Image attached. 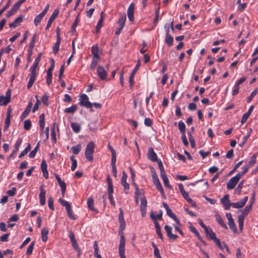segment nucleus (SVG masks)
I'll return each instance as SVG.
<instances>
[{
    "label": "nucleus",
    "mask_w": 258,
    "mask_h": 258,
    "mask_svg": "<svg viewBox=\"0 0 258 258\" xmlns=\"http://www.w3.org/2000/svg\"><path fill=\"white\" fill-rule=\"evenodd\" d=\"M215 218H216V220L217 221V222L223 227L224 228V229H227V226L226 225V224L224 223L222 218L221 217V216L220 215H219V214H216L215 215Z\"/></svg>",
    "instance_id": "27"
},
{
    "label": "nucleus",
    "mask_w": 258,
    "mask_h": 258,
    "mask_svg": "<svg viewBox=\"0 0 258 258\" xmlns=\"http://www.w3.org/2000/svg\"><path fill=\"white\" fill-rule=\"evenodd\" d=\"M22 143V139H18V140L16 141L15 144V149L13 150L12 152V153L10 155V156L8 158V160H9L11 158H13V156L14 154L17 153V152L19 151V149L20 147L21 146V145Z\"/></svg>",
    "instance_id": "21"
},
{
    "label": "nucleus",
    "mask_w": 258,
    "mask_h": 258,
    "mask_svg": "<svg viewBox=\"0 0 258 258\" xmlns=\"http://www.w3.org/2000/svg\"><path fill=\"white\" fill-rule=\"evenodd\" d=\"M39 145V144L38 143L37 146L34 148V149L32 151L30 152V153L29 154V158H33L35 156L36 153L38 151Z\"/></svg>",
    "instance_id": "53"
},
{
    "label": "nucleus",
    "mask_w": 258,
    "mask_h": 258,
    "mask_svg": "<svg viewBox=\"0 0 258 258\" xmlns=\"http://www.w3.org/2000/svg\"><path fill=\"white\" fill-rule=\"evenodd\" d=\"M141 205H140V210L141 215L143 217H144L146 214V208L147 201L146 198L145 197H142L141 199Z\"/></svg>",
    "instance_id": "12"
},
{
    "label": "nucleus",
    "mask_w": 258,
    "mask_h": 258,
    "mask_svg": "<svg viewBox=\"0 0 258 258\" xmlns=\"http://www.w3.org/2000/svg\"><path fill=\"white\" fill-rule=\"evenodd\" d=\"M60 41V39H56V42H55L54 45L53 47V52L54 54H56L59 50Z\"/></svg>",
    "instance_id": "44"
},
{
    "label": "nucleus",
    "mask_w": 258,
    "mask_h": 258,
    "mask_svg": "<svg viewBox=\"0 0 258 258\" xmlns=\"http://www.w3.org/2000/svg\"><path fill=\"white\" fill-rule=\"evenodd\" d=\"M81 145L80 144H77L75 146L71 147V150L75 155H78L81 150Z\"/></svg>",
    "instance_id": "38"
},
{
    "label": "nucleus",
    "mask_w": 258,
    "mask_h": 258,
    "mask_svg": "<svg viewBox=\"0 0 258 258\" xmlns=\"http://www.w3.org/2000/svg\"><path fill=\"white\" fill-rule=\"evenodd\" d=\"M70 159L72 161L71 170L72 171H74L77 167V161L75 158L74 155H71L70 156Z\"/></svg>",
    "instance_id": "42"
},
{
    "label": "nucleus",
    "mask_w": 258,
    "mask_h": 258,
    "mask_svg": "<svg viewBox=\"0 0 258 258\" xmlns=\"http://www.w3.org/2000/svg\"><path fill=\"white\" fill-rule=\"evenodd\" d=\"M251 131V129L250 130V132L246 136L243 137L242 142L239 144V146L242 147L245 144V143L247 141L248 138L250 135Z\"/></svg>",
    "instance_id": "52"
},
{
    "label": "nucleus",
    "mask_w": 258,
    "mask_h": 258,
    "mask_svg": "<svg viewBox=\"0 0 258 258\" xmlns=\"http://www.w3.org/2000/svg\"><path fill=\"white\" fill-rule=\"evenodd\" d=\"M127 175L125 171L122 172V176L121 178V184L124 187L125 193L127 194L130 189V184L126 182Z\"/></svg>",
    "instance_id": "9"
},
{
    "label": "nucleus",
    "mask_w": 258,
    "mask_h": 258,
    "mask_svg": "<svg viewBox=\"0 0 258 258\" xmlns=\"http://www.w3.org/2000/svg\"><path fill=\"white\" fill-rule=\"evenodd\" d=\"M248 200V197L245 196L240 201L236 203H231V205L234 208L239 209L242 208L246 203Z\"/></svg>",
    "instance_id": "10"
},
{
    "label": "nucleus",
    "mask_w": 258,
    "mask_h": 258,
    "mask_svg": "<svg viewBox=\"0 0 258 258\" xmlns=\"http://www.w3.org/2000/svg\"><path fill=\"white\" fill-rule=\"evenodd\" d=\"M48 206L51 210L54 211V208L53 207V200L51 197H49L48 199Z\"/></svg>",
    "instance_id": "61"
},
{
    "label": "nucleus",
    "mask_w": 258,
    "mask_h": 258,
    "mask_svg": "<svg viewBox=\"0 0 258 258\" xmlns=\"http://www.w3.org/2000/svg\"><path fill=\"white\" fill-rule=\"evenodd\" d=\"M183 197V198L192 207H195L196 206V203L189 197L188 194L185 191L183 193L181 194Z\"/></svg>",
    "instance_id": "25"
},
{
    "label": "nucleus",
    "mask_w": 258,
    "mask_h": 258,
    "mask_svg": "<svg viewBox=\"0 0 258 258\" xmlns=\"http://www.w3.org/2000/svg\"><path fill=\"white\" fill-rule=\"evenodd\" d=\"M39 126L41 131L42 132V133L43 132V130L44 129V126H45V115L44 114L42 113L41 114L39 115Z\"/></svg>",
    "instance_id": "26"
},
{
    "label": "nucleus",
    "mask_w": 258,
    "mask_h": 258,
    "mask_svg": "<svg viewBox=\"0 0 258 258\" xmlns=\"http://www.w3.org/2000/svg\"><path fill=\"white\" fill-rule=\"evenodd\" d=\"M44 16V15H43L42 13H40L34 18V24L36 26H37L39 24L40 21L42 20Z\"/></svg>",
    "instance_id": "40"
},
{
    "label": "nucleus",
    "mask_w": 258,
    "mask_h": 258,
    "mask_svg": "<svg viewBox=\"0 0 258 258\" xmlns=\"http://www.w3.org/2000/svg\"><path fill=\"white\" fill-rule=\"evenodd\" d=\"M31 126V122L30 120L27 119L24 121V128L26 131H28L30 129Z\"/></svg>",
    "instance_id": "59"
},
{
    "label": "nucleus",
    "mask_w": 258,
    "mask_h": 258,
    "mask_svg": "<svg viewBox=\"0 0 258 258\" xmlns=\"http://www.w3.org/2000/svg\"><path fill=\"white\" fill-rule=\"evenodd\" d=\"M245 218V217H244L240 215L238 216V222L239 229L240 230H242L243 226V223H244V220Z\"/></svg>",
    "instance_id": "46"
},
{
    "label": "nucleus",
    "mask_w": 258,
    "mask_h": 258,
    "mask_svg": "<svg viewBox=\"0 0 258 258\" xmlns=\"http://www.w3.org/2000/svg\"><path fill=\"white\" fill-rule=\"evenodd\" d=\"M205 231L207 236L210 239L213 240L214 238L216 237L215 233L213 231L211 228H208Z\"/></svg>",
    "instance_id": "31"
},
{
    "label": "nucleus",
    "mask_w": 258,
    "mask_h": 258,
    "mask_svg": "<svg viewBox=\"0 0 258 258\" xmlns=\"http://www.w3.org/2000/svg\"><path fill=\"white\" fill-rule=\"evenodd\" d=\"M100 59V58H97L96 57H92V62L90 66V69L91 70H94L95 69Z\"/></svg>",
    "instance_id": "41"
},
{
    "label": "nucleus",
    "mask_w": 258,
    "mask_h": 258,
    "mask_svg": "<svg viewBox=\"0 0 258 258\" xmlns=\"http://www.w3.org/2000/svg\"><path fill=\"white\" fill-rule=\"evenodd\" d=\"M148 157L152 162L158 161L157 155L152 148H150L148 150Z\"/></svg>",
    "instance_id": "18"
},
{
    "label": "nucleus",
    "mask_w": 258,
    "mask_h": 258,
    "mask_svg": "<svg viewBox=\"0 0 258 258\" xmlns=\"http://www.w3.org/2000/svg\"><path fill=\"white\" fill-rule=\"evenodd\" d=\"M162 179L163 180L164 184L166 187H167L170 189L172 188V186L169 184V181L167 177L163 178Z\"/></svg>",
    "instance_id": "63"
},
{
    "label": "nucleus",
    "mask_w": 258,
    "mask_h": 258,
    "mask_svg": "<svg viewBox=\"0 0 258 258\" xmlns=\"http://www.w3.org/2000/svg\"><path fill=\"white\" fill-rule=\"evenodd\" d=\"M187 135L188 137L189 141L190 142L191 147L192 148H195L196 147V143L195 141V139L191 135V133L188 131L187 132Z\"/></svg>",
    "instance_id": "43"
},
{
    "label": "nucleus",
    "mask_w": 258,
    "mask_h": 258,
    "mask_svg": "<svg viewBox=\"0 0 258 258\" xmlns=\"http://www.w3.org/2000/svg\"><path fill=\"white\" fill-rule=\"evenodd\" d=\"M126 15L125 14H123L122 16L120 17L118 21V24L119 27H121V28H123L126 21Z\"/></svg>",
    "instance_id": "35"
},
{
    "label": "nucleus",
    "mask_w": 258,
    "mask_h": 258,
    "mask_svg": "<svg viewBox=\"0 0 258 258\" xmlns=\"http://www.w3.org/2000/svg\"><path fill=\"white\" fill-rule=\"evenodd\" d=\"M48 98L49 97L47 93H44V95L42 97V102L43 104L45 106H48L49 105Z\"/></svg>",
    "instance_id": "55"
},
{
    "label": "nucleus",
    "mask_w": 258,
    "mask_h": 258,
    "mask_svg": "<svg viewBox=\"0 0 258 258\" xmlns=\"http://www.w3.org/2000/svg\"><path fill=\"white\" fill-rule=\"evenodd\" d=\"M228 224L229 225V228L233 232L235 233L237 232V230L235 224L234 223V220L229 221L228 222Z\"/></svg>",
    "instance_id": "48"
},
{
    "label": "nucleus",
    "mask_w": 258,
    "mask_h": 258,
    "mask_svg": "<svg viewBox=\"0 0 258 258\" xmlns=\"http://www.w3.org/2000/svg\"><path fill=\"white\" fill-rule=\"evenodd\" d=\"M79 104L82 106L85 107L87 108H90V111H92V103H91L89 100L88 96L85 94H82L80 96L79 99Z\"/></svg>",
    "instance_id": "3"
},
{
    "label": "nucleus",
    "mask_w": 258,
    "mask_h": 258,
    "mask_svg": "<svg viewBox=\"0 0 258 258\" xmlns=\"http://www.w3.org/2000/svg\"><path fill=\"white\" fill-rule=\"evenodd\" d=\"M95 144L92 141L89 142L85 149V156L87 160L92 161L93 159V153L95 149Z\"/></svg>",
    "instance_id": "2"
},
{
    "label": "nucleus",
    "mask_w": 258,
    "mask_h": 258,
    "mask_svg": "<svg viewBox=\"0 0 258 258\" xmlns=\"http://www.w3.org/2000/svg\"><path fill=\"white\" fill-rule=\"evenodd\" d=\"M97 73L98 77L101 80H105L106 79L107 72L103 67L99 65L97 67Z\"/></svg>",
    "instance_id": "8"
},
{
    "label": "nucleus",
    "mask_w": 258,
    "mask_h": 258,
    "mask_svg": "<svg viewBox=\"0 0 258 258\" xmlns=\"http://www.w3.org/2000/svg\"><path fill=\"white\" fill-rule=\"evenodd\" d=\"M50 63H51V65H50V67L47 70V74H52V72L53 70L54 69V63H55V61H54V60L53 58H51L50 59Z\"/></svg>",
    "instance_id": "58"
},
{
    "label": "nucleus",
    "mask_w": 258,
    "mask_h": 258,
    "mask_svg": "<svg viewBox=\"0 0 258 258\" xmlns=\"http://www.w3.org/2000/svg\"><path fill=\"white\" fill-rule=\"evenodd\" d=\"M40 192L39 195V198L40 200V204L41 205L43 206L45 204V194L46 191L44 189L43 185H41L40 187Z\"/></svg>",
    "instance_id": "19"
},
{
    "label": "nucleus",
    "mask_w": 258,
    "mask_h": 258,
    "mask_svg": "<svg viewBox=\"0 0 258 258\" xmlns=\"http://www.w3.org/2000/svg\"><path fill=\"white\" fill-rule=\"evenodd\" d=\"M125 239L124 236L120 237L118 252L120 258H125Z\"/></svg>",
    "instance_id": "6"
},
{
    "label": "nucleus",
    "mask_w": 258,
    "mask_h": 258,
    "mask_svg": "<svg viewBox=\"0 0 258 258\" xmlns=\"http://www.w3.org/2000/svg\"><path fill=\"white\" fill-rule=\"evenodd\" d=\"M20 8V6H19V4H17L16 3L13 6V7L10 9V10L7 12V13L6 14V17L7 18H10L11 16L14 15L17 12V11L19 10Z\"/></svg>",
    "instance_id": "20"
},
{
    "label": "nucleus",
    "mask_w": 258,
    "mask_h": 258,
    "mask_svg": "<svg viewBox=\"0 0 258 258\" xmlns=\"http://www.w3.org/2000/svg\"><path fill=\"white\" fill-rule=\"evenodd\" d=\"M58 13H59V10L58 9H56L54 10L51 17L48 19L47 25L45 28V29L46 30H48L49 28L50 27V26L52 24V23L55 19V18L57 17Z\"/></svg>",
    "instance_id": "11"
},
{
    "label": "nucleus",
    "mask_w": 258,
    "mask_h": 258,
    "mask_svg": "<svg viewBox=\"0 0 258 258\" xmlns=\"http://www.w3.org/2000/svg\"><path fill=\"white\" fill-rule=\"evenodd\" d=\"M78 108L77 105L74 104L70 107L66 108L64 112L68 113H74Z\"/></svg>",
    "instance_id": "34"
},
{
    "label": "nucleus",
    "mask_w": 258,
    "mask_h": 258,
    "mask_svg": "<svg viewBox=\"0 0 258 258\" xmlns=\"http://www.w3.org/2000/svg\"><path fill=\"white\" fill-rule=\"evenodd\" d=\"M103 21H104V12H102L100 14V19L99 20V21L97 24V25L96 26V28H95L96 33H98L99 32L101 28L103 26Z\"/></svg>",
    "instance_id": "24"
},
{
    "label": "nucleus",
    "mask_w": 258,
    "mask_h": 258,
    "mask_svg": "<svg viewBox=\"0 0 258 258\" xmlns=\"http://www.w3.org/2000/svg\"><path fill=\"white\" fill-rule=\"evenodd\" d=\"M87 206L88 208L91 211H95V209L94 207V200L92 197H90L88 198L87 200Z\"/></svg>",
    "instance_id": "39"
},
{
    "label": "nucleus",
    "mask_w": 258,
    "mask_h": 258,
    "mask_svg": "<svg viewBox=\"0 0 258 258\" xmlns=\"http://www.w3.org/2000/svg\"><path fill=\"white\" fill-rule=\"evenodd\" d=\"M134 9L135 4L133 3H132L130 5L127 11V15L130 21H133L134 19Z\"/></svg>",
    "instance_id": "16"
},
{
    "label": "nucleus",
    "mask_w": 258,
    "mask_h": 258,
    "mask_svg": "<svg viewBox=\"0 0 258 258\" xmlns=\"http://www.w3.org/2000/svg\"><path fill=\"white\" fill-rule=\"evenodd\" d=\"M162 211H160V213L157 214L156 216L154 215V213L153 212H152L150 213V217L154 221H156L157 219H158L159 220H162Z\"/></svg>",
    "instance_id": "37"
},
{
    "label": "nucleus",
    "mask_w": 258,
    "mask_h": 258,
    "mask_svg": "<svg viewBox=\"0 0 258 258\" xmlns=\"http://www.w3.org/2000/svg\"><path fill=\"white\" fill-rule=\"evenodd\" d=\"M144 124L147 126H151L153 124L152 120L150 118H146L144 120Z\"/></svg>",
    "instance_id": "64"
},
{
    "label": "nucleus",
    "mask_w": 258,
    "mask_h": 258,
    "mask_svg": "<svg viewBox=\"0 0 258 258\" xmlns=\"http://www.w3.org/2000/svg\"><path fill=\"white\" fill-rule=\"evenodd\" d=\"M257 93V89H255L251 93V94L249 95V96L247 98V103H249L252 100L253 98L255 95H256Z\"/></svg>",
    "instance_id": "56"
},
{
    "label": "nucleus",
    "mask_w": 258,
    "mask_h": 258,
    "mask_svg": "<svg viewBox=\"0 0 258 258\" xmlns=\"http://www.w3.org/2000/svg\"><path fill=\"white\" fill-rule=\"evenodd\" d=\"M32 106V102H29L28 103V104L25 109V110L22 112L21 115V120H23L26 117V116L29 114V113L31 111V108Z\"/></svg>",
    "instance_id": "22"
},
{
    "label": "nucleus",
    "mask_w": 258,
    "mask_h": 258,
    "mask_svg": "<svg viewBox=\"0 0 258 258\" xmlns=\"http://www.w3.org/2000/svg\"><path fill=\"white\" fill-rule=\"evenodd\" d=\"M250 166H249L248 164L244 165L243 167V171L238 173L237 174L239 175L240 177L243 176L248 170L249 168H250Z\"/></svg>",
    "instance_id": "50"
},
{
    "label": "nucleus",
    "mask_w": 258,
    "mask_h": 258,
    "mask_svg": "<svg viewBox=\"0 0 258 258\" xmlns=\"http://www.w3.org/2000/svg\"><path fill=\"white\" fill-rule=\"evenodd\" d=\"M17 189L16 187H12L11 189L8 190L7 191V194L11 197H13L15 195Z\"/></svg>",
    "instance_id": "62"
},
{
    "label": "nucleus",
    "mask_w": 258,
    "mask_h": 258,
    "mask_svg": "<svg viewBox=\"0 0 258 258\" xmlns=\"http://www.w3.org/2000/svg\"><path fill=\"white\" fill-rule=\"evenodd\" d=\"M37 37V34H34L31 39V42H30L29 47V49L32 50L34 47V44L36 42V38Z\"/></svg>",
    "instance_id": "57"
},
{
    "label": "nucleus",
    "mask_w": 258,
    "mask_h": 258,
    "mask_svg": "<svg viewBox=\"0 0 258 258\" xmlns=\"http://www.w3.org/2000/svg\"><path fill=\"white\" fill-rule=\"evenodd\" d=\"M252 205L253 202H251L249 205L246 206L243 210L242 214L240 215L244 217H246L247 216L249 211L251 210Z\"/></svg>",
    "instance_id": "30"
},
{
    "label": "nucleus",
    "mask_w": 258,
    "mask_h": 258,
    "mask_svg": "<svg viewBox=\"0 0 258 258\" xmlns=\"http://www.w3.org/2000/svg\"><path fill=\"white\" fill-rule=\"evenodd\" d=\"M164 229L167 233V236L170 239H172L173 241H174L177 238L178 236L177 235L172 233V228L171 226L166 225L164 226Z\"/></svg>",
    "instance_id": "14"
},
{
    "label": "nucleus",
    "mask_w": 258,
    "mask_h": 258,
    "mask_svg": "<svg viewBox=\"0 0 258 258\" xmlns=\"http://www.w3.org/2000/svg\"><path fill=\"white\" fill-rule=\"evenodd\" d=\"M59 184L61 187V192L63 196L66 190V184L63 181H62L59 183Z\"/></svg>",
    "instance_id": "60"
},
{
    "label": "nucleus",
    "mask_w": 258,
    "mask_h": 258,
    "mask_svg": "<svg viewBox=\"0 0 258 258\" xmlns=\"http://www.w3.org/2000/svg\"><path fill=\"white\" fill-rule=\"evenodd\" d=\"M24 16L22 15H20L18 18L15 19L14 21L9 24V27L11 28H15L20 25L22 22Z\"/></svg>",
    "instance_id": "15"
},
{
    "label": "nucleus",
    "mask_w": 258,
    "mask_h": 258,
    "mask_svg": "<svg viewBox=\"0 0 258 258\" xmlns=\"http://www.w3.org/2000/svg\"><path fill=\"white\" fill-rule=\"evenodd\" d=\"M253 108H254V106L253 105L251 106L249 108L248 111L242 115L241 119V124H243L244 123H245L246 121L248 118L250 116L251 112L252 111Z\"/></svg>",
    "instance_id": "23"
},
{
    "label": "nucleus",
    "mask_w": 258,
    "mask_h": 258,
    "mask_svg": "<svg viewBox=\"0 0 258 258\" xmlns=\"http://www.w3.org/2000/svg\"><path fill=\"white\" fill-rule=\"evenodd\" d=\"M165 42L169 47H170L173 45V38L170 34L166 35Z\"/></svg>",
    "instance_id": "36"
},
{
    "label": "nucleus",
    "mask_w": 258,
    "mask_h": 258,
    "mask_svg": "<svg viewBox=\"0 0 258 258\" xmlns=\"http://www.w3.org/2000/svg\"><path fill=\"white\" fill-rule=\"evenodd\" d=\"M140 67V62H138L135 66V68L134 69V70H133L130 76V78H129V82H130V87L132 88L133 86V85H134V76L135 75V74H136L137 72L138 71V70H139V67Z\"/></svg>",
    "instance_id": "17"
},
{
    "label": "nucleus",
    "mask_w": 258,
    "mask_h": 258,
    "mask_svg": "<svg viewBox=\"0 0 258 258\" xmlns=\"http://www.w3.org/2000/svg\"><path fill=\"white\" fill-rule=\"evenodd\" d=\"M71 126L73 131V132L75 133H79L81 131V125L76 122H72L71 124Z\"/></svg>",
    "instance_id": "33"
},
{
    "label": "nucleus",
    "mask_w": 258,
    "mask_h": 258,
    "mask_svg": "<svg viewBox=\"0 0 258 258\" xmlns=\"http://www.w3.org/2000/svg\"><path fill=\"white\" fill-rule=\"evenodd\" d=\"M34 245H35V241H33L29 245V246L27 248V251H26V254L27 255H30L32 254V253L33 252V248H34Z\"/></svg>",
    "instance_id": "49"
},
{
    "label": "nucleus",
    "mask_w": 258,
    "mask_h": 258,
    "mask_svg": "<svg viewBox=\"0 0 258 258\" xmlns=\"http://www.w3.org/2000/svg\"><path fill=\"white\" fill-rule=\"evenodd\" d=\"M220 201L221 203L224 206L225 210H228L230 209V208L231 206V205H230L231 203H230L229 195H225L221 199Z\"/></svg>",
    "instance_id": "13"
},
{
    "label": "nucleus",
    "mask_w": 258,
    "mask_h": 258,
    "mask_svg": "<svg viewBox=\"0 0 258 258\" xmlns=\"http://www.w3.org/2000/svg\"><path fill=\"white\" fill-rule=\"evenodd\" d=\"M163 206L166 211L167 215L171 218H172L177 225H180V223L179 220L177 219L175 215L172 213L168 205L165 203H163Z\"/></svg>",
    "instance_id": "7"
},
{
    "label": "nucleus",
    "mask_w": 258,
    "mask_h": 258,
    "mask_svg": "<svg viewBox=\"0 0 258 258\" xmlns=\"http://www.w3.org/2000/svg\"><path fill=\"white\" fill-rule=\"evenodd\" d=\"M240 178L241 177L238 175L237 174L232 177L227 183V188L228 189H233L238 182Z\"/></svg>",
    "instance_id": "5"
},
{
    "label": "nucleus",
    "mask_w": 258,
    "mask_h": 258,
    "mask_svg": "<svg viewBox=\"0 0 258 258\" xmlns=\"http://www.w3.org/2000/svg\"><path fill=\"white\" fill-rule=\"evenodd\" d=\"M256 156H257L256 154H253L251 156V157L248 162V165L249 166H250V167L253 166L256 163Z\"/></svg>",
    "instance_id": "54"
},
{
    "label": "nucleus",
    "mask_w": 258,
    "mask_h": 258,
    "mask_svg": "<svg viewBox=\"0 0 258 258\" xmlns=\"http://www.w3.org/2000/svg\"><path fill=\"white\" fill-rule=\"evenodd\" d=\"M10 102L8 98H6L4 96H0V105H6Z\"/></svg>",
    "instance_id": "51"
},
{
    "label": "nucleus",
    "mask_w": 258,
    "mask_h": 258,
    "mask_svg": "<svg viewBox=\"0 0 258 258\" xmlns=\"http://www.w3.org/2000/svg\"><path fill=\"white\" fill-rule=\"evenodd\" d=\"M10 124V113H7L6 120H5V124L4 126V130H7Z\"/></svg>",
    "instance_id": "47"
},
{
    "label": "nucleus",
    "mask_w": 258,
    "mask_h": 258,
    "mask_svg": "<svg viewBox=\"0 0 258 258\" xmlns=\"http://www.w3.org/2000/svg\"><path fill=\"white\" fill-rule=\"evenodd\" d=\"M42 54L39 53L37 57L35 58L32 66L30 68L29 71L30 73L28 75L29 81L27 84V89H30L35 81L36 77L37 76V68L38 64L41 60Z\"/></svg>",
    "instance_id": "1"
},
{
    "label": "nucleus",
    "mask_w": 258,
    "mask_h": 258,
    "mask_svg": "<svg viewBox=\"0 0 258 258\" xmlns=\"http://www.w3.org/2000/svg\"><path fill=\"white\" fill-rule=\"evenodd\" d=\"M178 129L182 134H185V125L183 121H180L178 122Z\"/></svg>",
    "instance_id": "45"
},
{
    "label": "nucleus",
    "mask_w": 258,
    "mask_h": 258,
    "mask_svg": "<svg viewBox=\"0 0 258 258\" xmlns=\"http://www.w3.org/2000/svg\"><path fill=\"white\" fill-rule=\"evenodd\" d=\"M107 182L108 184V195H112L113 192V184L111 178L109 176L107 177Z\"/></svg>",
    "instance_id": "28"
},
{
    "label": "nucleus",
    "mask_w": 258,
    "mask_h": 258,
    "mask_svg": "<svg viewBox=\"0 0 258 258\" xmlns=\"http://www.w3.org/2000/svg\"><path fill=\"white\" fill-rule=\"evenodd\" d=\"M48 233H49V230L48 228L44 227L41 229V238H42V240L43 242H46L47 240V239H48L47 235H48Z\"/></svg>",
    "instance_id": "29"
},
{
    "label": "nucleus",
    "mask_w": 258,
    "mask_h": 258,
    "mask_svg": "<svg viewBox=\"0 0 258 258\" xmlns=\"http://www.w3.org/2000/svg\"><path fill=\"white\" fill-rule=\"evenodd\" d=\"M58 201L62 206L66 207L67 214L69 217L71 219L75 220L76 218L73 214V212L70 203L68 201L62 200L60 198L59 199Z\"/></svg>",
    "instance_id": "4"
},
{
    "label": "nucleus",
    "mask_w": 258,
    "mask_h": 258,
    "mask_svg": "<svg viewBox=\"0 0 258 258\" xmlns=\"http://www.w3.org/2000/svg\"><path fill=\"white\" fill-rule=\"evenodd\" d=\"M91 52L93 54V57L100 58L98 54V47L97 45H94L91 47Z\"/></svg>",
    "instance_id": "32"
}]
</instances>
